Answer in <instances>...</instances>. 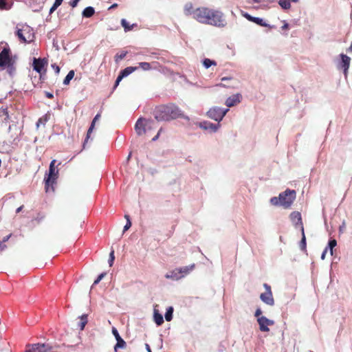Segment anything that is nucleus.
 <instances>
[{
	"label": "nucleus",
	"instance_id": "1",
	"mask_svg": "<svg viewBox=\"0 0 352 352\" xmlns=\"http://www.w3.org/2000/svg\"><path fill=\"white\" fill-rule=\"evenodd\" d=\"M155 118L158 121H169L177 118H183L186 120H190L189 117L184 116L179 107L173 104L157 107Z\"/></svg>",
	"mask_w": 352,
	"mask_h": 352
},
{
	"label": "nucleus",
	"instance_id": "2",
	"mask_svg": "<svg viewBox=\"0 0 352 352\" xmlns=\"http://www.w3.org/2000/svg\"><path fill=\"white\" fill-rule=\"evenodd\" d=\"M209 8H195L191 2H187L184 6V13L187 16H190L197 22L205 24L207 15L209 12Z\"/></svg>",
	"mask_w": 352,
	"mask_h": 352
},
{
	"label": "nucleus",
	"instance_id": "3",
	"mask_svg": "<svg viewBox=\"0 0 352 352\" xmlns=\"http://www.w3.org/2000/svg\"><path fill=\"white\" fill-rule=\"evenodd\" d=\"M296 197V193L294 190L287 189L280 193L278 197H272L270 202L272 205L275 206H280L284 208H289L295 200Z\"/></svg>",
	"mask_w": 352,
	"mask_h": 352
},
{
	"label": "nucleus",
	"instance_id": "4",
	"mask_svg": "<svg viewBox=\"0 0 352 352\" xmlns=\"http://www.w3.org/2000/svg\"><path fill=\"white\" fill-rule=\"evenodd\" d=\"M205 24L219 28L224 27L226 21L222 12L210 8Z\"/></svg>",
	"mask_w": 352,
	"mask_h": 352
},
{
	"label": "nucleus",
	"instance_id": "5",
	"mask_svg": "<svg viewBox=\"0 0 352 352\" xmlns=\"http://www.w3.org/2000/svg\"><path fill=\"white\" fill-rule=\"evenodd\" d=\"M16 36L21 43H30L34 41V30L28 25H23L16 30Z\"/></svg>",
	"mask_w": 352,
	"mask_h": 352
},
{
	"label": "nucleus",
	"instance_id": "6",
	"mask_svg": "<svg viewBox=\"0 0 352 352\" xmlns=\"http://www.w3.org/2000/svg\"><path fill=\"white\" fill-rule=\"evenodd\" d=\"M157 127V124L154 120L140 118L136 122L135 129L138 135H142Z\"/></svg>",
	"mask_w": 352,
	"mask_h": 352
},
{
	"label": "nucleus",
	"instance_id": "7",
	"mask_svg": "<svg viewBox=\"0 0 352 352\" xmlns=\"http://www.w3.org/2000/svg\"><path fill=\"white\" fill-rule=\"evenodd\" d=\"M351 58L343 53L339 54L335 59L334 63L338 70L342 71L345 76L347 77L349 69L351 65Z\"/></svg>",
	"mask_w": 352,
	"mask_h": 352
},
{
	"label": "nucleus",
	"instance_id": "8",
	"mask_svg": "<svg viewBox=\"0 0 352 352\" xmlns=\"http://www.w3.org/2000/svg\"><path fill=\"white\" fill-rule=\"evenodd\" d=\"M195 268V264L188 266H185L179 268H176L169 273L166 274L165 278L167 279H172L178 280L188 274H189Z\"/></svg>",
	"mask_w": 352,
	"mask_h": 352
},
{
	"label": "nucleus",
	"instance_id": "9",
	"mask_svg": "<svg viewBox=\"0 0 352 352\" xmlns=\"http://www.w3.org/2000/svg\"><path fill=\"white\" fill-rule=\"evenodd\" d=\"M228 111L229 109H222L219 107H213L207 111L206 115L209 118L219 123Z\"/></svg>",
	"mask_w": 352,
	"mask_h": 352
},
{
	"label": "nucleus",
	"instance_id": "10",
	"mask_svg": "<svg viewBox=\"0 0 352 352\" xmlns=\"http://www.w3.org/2000/svg\"><path fill=\"white\" fill-rule=\"evenodd\" d=\"M58 170L56 169V168H49V173L47 174V176L45 177V190L46 192H49L50 188L52 190L53 189V185L55 184L56 180L58 177Z\"/></svg>",
	"mask_w": 352,
	"mask_h": 352
},
{
	"label": "nucleus",
	"instance_id": "11",
	"mask_svg": "<svg viewBox=\"0 0 352 352\" xmlns=\"http://www.w3.org/2000/svg\"><path fill=\"white\" fill-rule=\"evenodd\" d=\"M264 288L265 289V292L264 293L261 294L260 298L263 302L265 304L273 306L274 305V300L273 298L272 292L271 290V287L267 283H264Z\"/></svg>",
	"mask_w": 352,
	"mask_h": 352
},
{
	"label": "nucleus",
	"instance_id": "12",
	"mask_svg": "<svg viewBox=\"0 0 352 352\" xmlns=\"http://www.w3.org/2000/svg\"><path fill=\"white\" fill-rule=\"evenodd\" d=\"M197 125L201 129L208 131L209 133H216L221 127V124H213L209 121H201L197 123Z\"/></svg>",
	"mask_w": 352,
	"mask_h": 352
},
{
	"label": "nucleus",
	"instance_id": "13",
	"mask_svg": "<svg viewBox=\"0 0 352 352\" xmlns=\"http://www.w3.org/2000/svg\"><path fill=\"white\" fill-rule=\"evenodd\" d=\"M13 63L14 60L9 55V50L3 49L0 53V67H11L12 68Z\"/></svg>",
	"mask_w": 352,
	"mask_h": 352
},
{
	"label": "nucleus",
	"instance_id": "14",
	"mask_svg": "<svg viewBox=\"0 0 352 352\" xmlns=\"http://www.w3.org/2000/svg\"><path fill=\"white\" fill-rule=\"evenodd\" d=\"M47 60L45 58H33L32 66L34 71L39 74L45 73Z\"/></svg>",
	"mask_w": 352,
	"mask_h": 352
},
{
	"label": "nucleus",
	"instance_id": "15",
	"mask_svg": "<svg viewBox=\"0 0 352 352\" xmlns=\"http://www.w3.org/2000/svg\"><path fill=\"white\" fill-rule=\"evenodd\" d=\"M274 0H250V3L252 4V7L256 10H268L271 7V4Z\"/></svg>",
	"mask_w": 352,
	"mask_h": 352
},
{
	"label": "nucleus",
	"instance_id": "16",
	"mask_svg": "<svg viewBox=\"0 0 352 352\" xmlns=\"http://www.w3.org/2000/svg\"><path fill=\"white\" fill-rule=\"evenodd\" d=\"M257 322L259 325V329L263 332H268L270 331L269 327L274 324V321L270 320L265 317H261L257 319Z\"/></svg>",
	"mask_w": 352,
	"mask_h": 352
},
{
	"label": "nucleus",
	"instance_id": "17",
	"mask_svg": "<svg viewBox=\"0 0 352 352\" xmlns=\"http://www.w3.org/2000/svg\"><path fill=\"white\" fill-rule=\"evenodd\" d=\"M112 333L117 341V343L114 346V351L116 352L118 349H124L126 346V342L120 337L118 330L115 327L112 328Z\"/></svg>",
	"mask_w": 352,
	"mask_h": 352
},
{
	"label": "nucleus",
	"instance_id": "18",
	"mask_svg": "<svg viewBox=\"0 0 352 352\" xmlns=\"http://www.w3.org/2000/svg\"><path fill=\"white\" fill-rule=\"evenodd\" d=\"M242 99V96L240 94H234L230 97H228L226 100V105L228 107H232L237 104L240 103Z\"/></svg>",
	"mask_w": 352,
	"mask_h": 352
},
{
	"label": "nucleus",
	"instance_id": "19",
	"mask_svg": "<svg viewBox=\"0 0 352 352\" xmlns=\"http://www.w3.org/2000/svg\"><path fill=\"white\" fill-rule=\"evenodd\" d=\"M137 69V67H128L123 69L116 79L115 87H117L119 85L123 78L126 77Z\"/></svg>",
	"mask_w": 352,
	"mask_h": 352
},
{
	"label": "nucleus",
	"instance_id": "20",
	"mask_svg": "<svg viewBox=\"0 0 352 352\" xmlns=\"http://www.w3.org/2000/svg\"><path fill=\"white\" fill-rule=\"evenodd\" d=\"M48 347L44 344H35L29 346L25 352H47Z\"/></svg>",
	"mask_w": 352,
	"mask_h": 352
},
{
	"label": "nucleus",
	"instance_id": "21",
	"mask_svg": "<svg viewBox=\"0 0 352 352\" xmlns=\"http://www.w3.org/2000/svg\"><path fill=\"white\" fill-rule=\"evenodd\" d=\"M290 219L292 222V223L295 226H300V227L302 226V217L301 214L299 212H292L290 214Z\"/></svg>",
	"mask_w": 352,
	"mask_h": 352
},
{
	"label": "nucleus",
	"instance_id": "22",
	"mask_svg": "<svg viewBox=\"0 0 352 352\" xmlns=\"http://www.w3.org/2000/svg\"><path fill=\"white\" fill-rule=\"evenodd\" d=\"M300 0H279L278 4L283 10H289L291 8V2L298 3Z\"/></svg>",
	"mask_w": 352,
	"mask_h": 352
},
{
	"label": "nucleus",
	"instance_id": "23",
	"mask_svg": "<svg viewBox=\"0 0 352 352\" xmlns=\"http://www.w3.org/2000/svg\"><path fill=\"white\" fill-rule=\"evenodd\" d=\"M153 319L157 325L160 326L164 322L163 316L157 309L153 310Z\"/></svg>",
	"mask_w": 352,
	"mask_h": 352
},
{
	"label": "nucleus",
	"instance_id": "24",
	"mask_svg": "<svg viewBox=\"0 0 352 352\" xmlns=\"http://www.w3.org/2000/svg\"><path fill=\"white\" fill-rule=\"evenodd\" d=\"M203 66L206 69L210 68L211 66H216L217 63L216 61L211 60L210 58H204L202 61Z\"/></svg>",
	"mask_w": 352,
	"mask_h": 352
},
{
	"label": "nucleus",
	"instance_id": "25",
	"mask_svg": "<svg viewBox=\"0 0 352 352\" xmlns=\"http://www.w3.org/2000/svg\"><path fill=\"white\" fill-rule=\"evenodd\" d=\"M8 120V113L6 109L0 110V124L7 122Z\"/></svg>",
	"mask_w": 352,
	"mask_h": 352
},
{
	"label": "nucleus",
	"instance_id": "26",
	"mask_svg": "<svg viewBox=\"0 0 352 352\" xmlns=\"http://www.w3.org/2000/svg\"><path fill=\"white\" fill-rule=\"evenodd\" d=\"M301 232H302V239L300 242V248L302 251H305L306 250V238H305V235L303 226H301Z\"/></svg>",
	"mask_w": 352,
	"mask_h": 352
},
{
	"label": "nucleus",
	"instance_id": "27",
	"mask_svg": "<svg viewBox=\"0 0 352 352\" xmlns=\"http://www.w3.org/2000/svg\"><path fill=\"white\" fill-rule=\"evenodd\" d=\"M337 245V241L336 239H331L327 246L325 248H327V251L329 250L331 255L333 254V248Z\"/></svg>",
	"mask_w": 352,
	"mask_h": 352
},
{
	"label": "nucleus",
	"instance_id": "28",
	"mask_svg": "<svg viewBox=\"0 0 352 352\" xmlns=\"http://www.w3.org/2000/svg\"><path fill=\"white\" fill-rule=\"evenodd\" d=\"M121 25L124 28L125 32L131 30L132 28L136 25L135 24L129 25V23L124 19L121 20Z\"/></svg>",
	"mask_w": 352,
	"mask_h": 352
},
{
	"label": "nucleus",
	"instance_id": "29",
	"mask_svg": "<svg viewBox=\"0 0 352 352\" xmlns=\"http://www.w3.org/2000/svg\"><path fill=\"white\" fill-rule=\"evenodd\" d=\"M94 8L89 6L87 7L82 12V16L85 17H91L94 14Z\"/></svg>",
	"mask_w": 352,
	"mask_h": 352
},
{
	"label": "nucleus",
	"instance_id": "30",
	"mask_svg": "<svg viewBox=\"0 0 352 352\" xmlns=\"http://www.w3.org/2000/svg\"><path fill=\"white\" fill-rule=\"evenodd\" d=\"M80 322L79 323V327L80 330H83L86 324L87 323V315L83 314L80 317Z\"/></svg>",
	"mask_w": 352,
	"mask_h": 352
},
{
	"label": "nucleus",
	"instance_id": "31",
	"mask_svg": "<svg viewBox=\"0 0 352 352\" xmlns=\"http://www.w3.org/2000/svg\"><path fill=\"white\" fill-rule=\"evenodd\" d=\"M74 70L69 71L63 80V84L65 85H69L71 80L74 78Z\"/></svg>",
	"mask_w": 352,
	"mask_h": 352
},
{
	"label": "nucleus",
	"instance_id": "32",
	"mask_svg": "<svg viewBox=\"0 0 352 352\" xmlns=\"http://www.w3.org/2000/svg\"><path fill=\"white\" fill-rule=\"evenodd\" d=\"M252 22H254L263 27H267L269 25L263 19L259 17H254Z\"/></svg>",
	"mask_w": 352,
	"mask_h": 352
},
{
	"label": "nucleus",
	"instance_id": "33",
	"mask_svg": "<svg viewBox=\"0 0 352 352\" xmlns=\"http://www.w3.org/2000/svg\"><path fill=\"white\" fill-rule=\"evenodd\" d=\"M173 308L172 307H168L165 314V319L166 321H170L173 318Z\"/></svg>",
	"mask_w": 352,
	"mask_h": 352
},
{
	"label": "nucleus",
	"instance_id": "34",
	"mask_svg": "<svg viewBox=\"0 0 352 352\" xmlns=\"http://www.w3.org/2000/svg\"><path fill=\"white\" fill-rule=\"evenodd\" d=\"M140 67L144 71H148L151 69V65L146 62H142L139 63Z\"/></svg>",
	"mask_w": 352,
	"mask_h": 352
},
{
	"label": "nucleus",
	"instance_id": "35",
	"mask_svg": "<svg viewBox=\"0 0 352 352\" xmlns=\"http://www.w3.org/2000/svg\"><path fill=\"white\" fill-rule=\"evenodd\" d=\"M10 8V5L6 1V0H0V9L8 10Z\"/></svg>",
	"mask_w": 352,
	"mask_h": 352
},
{
	"label": "nucleus",
	"instance_id": "36",
	"mask_svg": "<svg viewBox=\"0 0 352 352\" xmlns=\"http://www.w3.org/2000/svg\"><path fill=\"white\" fill-rule=\"evenodd\" d=\"M126 55V52H122L121 54H118L115 56L116 62H119L122 59H123Z\"/></svg>",
	"mask_w": 352,
	"mask_h": 352
},
{
	"label": "nucleus",
	"instance_id": "37",
	"mask_svg": "<svg viewBox=\"0 0 352 352\" xmlns=\"http://www.w3.org/2000/svg\"><path fill=\"white\" fill-rule=\"evenodd\" d=\"M114 259H115V256H114V251L112 250L110 254H109V266H112L113 265V261H114Z\"/></svg>",
	"mask_w": 352,
	"mask_h": 352
},
{
	"label": "nucleus",
	"instance_id": "38",
	"mask_svg": "<svg viewBox=\"0 0 352 352\" xmlns=\"http://www.w3.org/2000/svg\"><path fill=\"white\" fill-rule=\"evenodd\" d=\"M94 123H91V126L88 129V131H87V138H86V140H85V142L87 141V140L89 138V136H90V134L91 133V132L93 131L94 129Z\"/></svg>",
	"mask_w": 352,
	"mask_h": 352
},
{
	"label": "nucleus",
	"instance_id": "39",
	"mask_svg": "<svg viewBox=\"0 0 352 352\" xmlns=\"http://www.w3.org/2000/svg\"><path fill=\"white\" fill-rule=\"evenodd\" d=\"M47 116H45V117H43V118H40V119L38 120L37 123H36V126H37V128L39 126V125H40L41 124H45V122H47Z\"/></svg>",
	"mask_w": 352,
	"mask_h": 352
},
{
	"label": "nucleus",
	"instance_id": "40",
	"mask_svg": "<svg viewBox=\"0 0 352 352\" xmlns=\"http://www.w3.org/2000/svg\"><path fill=\"white\" fill-rule=\"evenodd\" d=\"M105 274L102 273V274H100L98 278L94 280V285H97L98 283H99V282L103 278V277L104 276Z\"/></svg>",
	"mask_w": 352,
	"mask_h": 352
},
{
	"label": "nucleus",
	"instance_id": "41",
	"mask_svg": "<svg viewBox=\"0 0 352 352\" xmlns=\"http://www.w3.org/2000/svg\"><path fill=\"white\" fill-rule=\"evenodd\" d=\"M254 316L257 318V319L261 318V317H264L263 316H262V311H261V309L260 308H258L256 310Z\"/></svg>",
	"mask_w": 352,
	"mask_h": 352
},
{
	"label": "nucleus",
	"instance_id": "42",
	"mask_svg": "<svg viewBox=\"0 0 352 352\" xmlns=\"http://www.w3.org/2000/svg\"><path fill=\"white\" fill-rule=\"evenodd\" d=\"M131 226V222L130 219H128L126 225L124 227V232H125L127 230H129Z\"/></svg>",
	"mask_w": 352,
	"mask_h": 352
},
{
	"label": "nucleus",
	"instance_id": "43",
	"mask_svg": "<svg viewBox=\"0 0 352 352\" xmlns=\"http://www.w3.org/2000/svg\"><path fill=\"white\" fill-rule=\"evenodd\" d=\"M52 69L55 71L56 74H59L60 72V67L56 65V64H52Z\"/></svg>",
	"mask_w": 352,
	"mask_h": 352
},
{
	"label": "nucleus",
	"instance_id": "44",
	"mask_svg": "<svg viewBox=\"0 0 352 352\" xmlns=\"http://www.w3.org/2000/svg\"><path fill=\"white\" fill-rule=\"evenodd\" d=\"M247 19H248L249 21H252V19H254V16H252L251 15H250L248 13H244L243 14Z\"/></svg>",
	"mask_w": 352,
	"mask_h": 352
},
{
	"label": "nucleus",
	"instance_id": "45",
	"mask_svg": "<svg viewBox=\"0 0 352 352\" xmlns=\"http://www.w3.org/2000/svg\"><path fill=\"white\" fill-rule=\"evenodd\" d=\"M80 0H72L71 2H70V6L72 7V8H75L76 6H77V3Z\"/></svg>",
	"mask_w": 352,
	"mask_h": 352
},
{
	"label": "nucleus",
	"instance_id": "46",
	"mask_svg": "<svg viewBox=\"0 0 352 352\" xmlns=\"http://www.w3.org/2000/svg\"><path fill=\"white\" fill-rule=\"evenodd\" d=\"M8 68V71L10 73V74H12L15 70L14 64L12 65V68L11 67H6Z\"/></svg>",
	"mask_w": 352,
	"mask_h": 352
},
{
	"label": "nucleus",
	"instance_id": "47",
	"mask_svg": "<svg viewBox=\"0 0 352 352\" xmlns=\"http://www.w3.org/2000/svg\"><path fill=\"white\" fill-rule=\"evenodd\" d=\"M100 113H98L94 118V120H92V122L91 123H94V124H96V122L100 119Z\"/></svg>",
	"mask_w": 352,
	"mask_h": 352
},
{
	"label": "nucleus",
	"instance_id": "48",
	"mask_svg": "<svg viewBox=\"0 0 352 352\" xmlns=\"http://www.w3.org/2000/svg\"><path fill=\"white\" fill-rule=\"evenodd\" d=\"M327 252V248H325L321 255L322 260H324L325 258Z\"/></svg>",
	"mask_w": 352,
	"mask_h": 352
},
{
	"label": "nucleus",
	"instance_id": "49",
	"mask_svg": "<svg viewBox=\"0 0 352 352\" xmlns=\"http://www.w3.org/2000/svg\"><path fill=\"white\" fill-rule=\"evenodd\" d=\"M6 248V245L0 241V252H2Z\"/></svg>",
	"mask_w": 352,
	"mask_h": 352
},
{
	"label": "nucleus",
	"instance_id": "50",
	"mask_svg": "<svg viewBox=\"0 0 352 352\" xmlns=\"http://www.w3.org/2000/svg\"><path fill=\"white\" fill-rule=\"evenodd\" d=\"M62 2H63V0H55V2L54 4L55 5V6L58 7L59 6H60Z\"/></svg>",
	"mask_w": 352,
	"mask_h": 352
},
{
	"label": "nucleus",
	"instance_id": "51",
	"mask_svg": "<svg viewBox=\"0 0 352 352\" xmlns=\"http://www.w3.org/2000/svg\"><path fill=\"white\" fill-rule=\"evenodd\" d=\"M282 30H287L289 29V24L286 22L284 23V25L282 26Z\"/></svg>",
	"mask_w": 352,
	"mask_h": 352
},
{
	"label": "nucleus",
	"instance_id": "52",
	"mask_svg": "<svg viewBox=\"0 0 352 352\" xmlns=\"http://www.w3.org/2000/svg\"><path fill=\"white\" fill-rule=\"evenodd\" d=\"M55 163H56V160H53L51 162V163H50V168H55Z\"/></svg>",
	"mask_w": 352,
	"mask_h": 352
},
{
	"label": "nucleus",
	"instance_id": "53",
	"mask_svg": "<svg viewBox=\"0 0 352 352\" xmlns=\"http://www.w3.org/2000/svg\"><path fill=\"white\" fill-rule=\"evenodd\" d=\"M58 8V7H57V6H55V5L54 4V5L52 6V8H50V14H51V13H52L54 10H56V8Z\"/></svg>",
	"mask_w": 352,
	"mask_h": 352
},
{
	"label": "nucleus",
	"instance_id": "54",
	"mask_svg": "<svg viewBox=\"0 0 352 352\" xmlns=\"http://www.w3.org/2000/svg\"><path fill=\"white\" fill-rule=\"evenodd\" d=\"M10 236H11V235L10 234V235H8V236H5V237L3 239V240H2V241H1V242H3V243L4 244V243H5V242H6L7 241H8V239H10Z\"/></svg>",
	"mask_w": 352,
	"mask_h": 352
},
{
	"label": "nucleus",
	"instance_id": "55",
	"mask_svg": "<svg viewBox=\"0 0 352 352\" xmlns=\"http://www.w3.org/2000/svg\"><path fill=\"white\" fill-rule=\"evenodd\" d=\"M45 96L48 98H53V94L50 93V92H45Z\"/></svg>",
	"mask_w": 352,
	"mask_h": 352
},
{
	"label": "nucleus",
	"instance_id": "56",
	"mask_svg": "<svg viewBox=\"0 0 352 352\" xmlns=\"http://www.w3.org/2000/svg\"><path fill=\"white\" fill-rule=\"evenodd\" d=\"M160 131H161V130H160V131H158L157 134L154 138H153V139H152V140H153V141H155V140H157L158 139L159 135H160Z\"/></svg>",
	"mask_w": 352,
	"mask_h": 352
},
{
	"label": "nucleus",
	"instance_id": "57",
	"mask_svg": "<svg viewBox=\"0 0 352 352\" xmlns=\"http://www.w3.org/2000/svg\"><path fill=\"white\" fill-rule=\"evenodd\" d=\"M117 6H118V4H117V3H113V5H111V6L109 7V10H111V9L115 8H116Z\"/></svg>",
	"mask_w": 352,
	"mask_h": 352
},
{
	"label": "nucleus",
	"instance_id": "58",
	"mask_svg": "<svg viewBox=\"0 0 352 352\" xmlns=\"http://www.w3.org/2000/svg\"><path fill=\"white\" fill-rule=\"evenodd\" d=\"M146 349L148 352H151V348L148 344H146Z\"/></svg>",
	"mask_w": 352,
	"mask_h": 352
},
{
	"label": "nucleus",
	"instance_id": "59",
	"mask_svg": "<svg viewBox=\"0 0 352 352\" xmlns=\"http://www.w3.org/2000/svg\"><path fill=\"white\" fill-rule=\"evenodd\" d=\"M344 228V223H342V226L340 227V232H342Z\"/></svg>",
	"mask_w": 352,
	"mask_h": 352
},
{
	"label": "nucleus",
	"instance_id": "60",
	"mask_svg": "<svg viewBox=\"0 0 352 352\" xmlns=\"http://www.w3.org/2000/svg\"><path fill=\"white\" fill-rule=\"evenodd\" d=\"M348 52L352 53V44L349 46V47L348 48Z\"/></svg>",
	"mask_w": 352,
	"mask_h": 352
},
{
	"label": "nucleus",
	"instance_id": "61",
	"mask_svg": "<svg viewBox=\"0 0 352 352\" xmlns=\"http://www.w3.org/2000/svg\"><path fill=\"white\" fill-rule=\"evenodd\" d=\"M228 79H230V78L223 77V78H222L221 80L223 81V80H227Z\"/></svg>",
	"mask_w": 352,
	"mask_h": 352
},
{
	"label": "nucleus",
	"instance_id": "62",
	"mask_svg": "<svg viewBox=\"0 0 352 352\" xmlns=\"http://www.w3.org/2000/svg\"><path fill=\"white\" fill-rule=\"evenodd\" d=\"M21 209H22L21 206L18 208L17 210H16V212H19L21 210Z\"/></svg>",
	"mask_w": 352,
	"mask_h": 352
},
{
	"label": "nucleus",
	"instance_id": "63",
	"mask_svg": "<svg viewBox=\"0 0 352 352\" xmlns=\"http://www.w3.org/2000/svg\"><path fill=\"white\" fill-rule=\"evenodd\" d=\"M124 217H125V219H126V221H128V219H129V215H126H126L124 216Z\"/></svg>",
	"mask_w": 352,
	"mask_h": 352
},
{
	"label": "nucleus",
	"instance_id": "64",
	"mask_svg": "<svg viewBox=\"0 0 352 352\" xmlns=\"http://www.w3.org/2000/svg\"><path fill=\"white\" fill-rule=\"evenodd\" d=\"M309 352H313V351H310Z\"/></svg>",
	"mask_w": 352,
	"mask_h": 352
}]
</instances>
